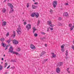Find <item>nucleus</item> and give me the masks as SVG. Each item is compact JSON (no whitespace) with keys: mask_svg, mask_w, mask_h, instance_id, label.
<instances>
[{"mask_svg":"<svg viewBox=\"0 0 74 74\" xmlns=\"http://www.w3.org/2000/svg\"><path fill=\"white\" fill-rule=\"evenodd\" d=\"M13 50L14 48H13V47H12V46H10L8 52H10V53H13V54H15L16 55H18L19 56L20 55V54L18 53L13 51Z\"/></svg>","mask_w":74,"mask_h":74,"instance_id":"nucleus-1","label":"nucleus"},{"mask_svg":"<svg viewBox=\"0 0 74 74\" xmlns=\"http://www.w3.org/2000/svg\"><path fill=\"white\" fill-rule=\"evenodd\" d=\"M8 5L10 7V10L9 12V14H10V13H12V12L14 11V6L12 4V3H7Z\"/></svg>","mask_w":74,"mask_h":74,"instance_id":"nucleus-2","label":"nucleus"},{"mask_svg":"<svg viewBox=\"0 0 74 74\" xmlns=\"http://www.w3.org/2000/svg\"><path fill=\"white\" fill-rule=\"evenodd\" d=\"M17 30H16V32L18 34V35H21V33H22V32L21 30V26L19 25H18V27L17 28Z\"/></svg>","mask_w":74,"mask_h":74,"instance_id":"nucleus-3","label":"nucleus"},{"mask_svg":"<svg viewBox=\"0 0 74 74\" xmlns=\"http://www.w3.org/2000/svg\"><path fill=\"white\" fill-rule=\"evenodd\" d=\"M31 24H29L26 26V28L27 29V30L28 31L29 30V29H31Z\"/></svg>","mask_w":74,"mask_h":74,"instance_id":"nucleus-4","label":"nucleus"},{"mask_svg":"<svg viewBox=\"0 0 74 74\" xmlns=\"http://www.w3.org/2000/svg\"><path fill=\"white\" fill-rule=\"evenodd\" d=\"M53 5L54 8H56V5H57V1H54L53 3Z\"/></svg>","mask_w":74,"mask_h":74,"instance_id":"nucleus-5","label":"nucleus"},{"mask_svg":"<svg viewBox=\"0 0 74 74\" xmlns=\"http://www.w3.org/2000/svg\"><path fill=\"white\" fill-rule=\"evenodd\" d=\"M13 44H14L15 45H16V44H18L19 42H18V41L14 39L13 40Z\"/></svg>","mask_w":74,"mask_h":74,"instance_id":"nucleus-6","label":"nucleus"},{"mask_svg":"<svg viewBox=\"0 0 74 74\" xmlns=\"http://www.w3.org/2000/svg\"><path fill=\"white\" fill-rule=\"evenodd\" d=\"M30 47L31 48V49H36V47H35V46H34L32 44H31L30 45Z\"/></svg>","mask_w":74,"mask_h":74,"instance_id":"nucleus-7","label":"nucleus"},{"mask_svg":"<svg viewBox=\"0 0 74 74\" xmlns=\"http://www.w3.org/2000/svg\"><path fill=\"white\" fill-rule=\"evenodd\" d=\"M56 71L57 73H60V69L58 67L56 69Z\"/></svg>","mask_w":74,"mask_h":74,"instance_id":"nucleus-8","label":"nucleus"},{"mask_svg":"<svg viewBox=\"0 0 74 74\" xmlns=\"http://www.w3.org/2000/svg\"><path fill=\"white\" fill-rule=\"evenodd\" d=\"M35 16L36 18H38L39 17V13L38 12H35Z\"/></svg>","mask_w":74,"mask_h":74,"instance_id":"nucleus-9","label":"nucleus"},{"mask_svg":"<svg viewBox=\"0 0 74 74\" xmlns=\"http://www.w3.org/2000/svg\"><path fill=\"white\" fill-rule=\"evenodd\" d=\"M1 45L2 47H4V48H5L6 46V44L5 43H4V42H3L1 43Z\"/></svg>","mask_w":74,"mask_h":74,"instance_id":"nucleus-10","label":"nucleus"},{"mask_svg":"<svg viewBox=\"0 0 74 74\" xmlns=\"http://www.w3.org/2000/svg\"><path fill=\"white\" fill-rule=\"evenodd\" d=\"M35 14L36 12H33L31 14V16L32 17H35Z\"/></svg>","mask_w":74,"mask_h":74,"instance_id":"nucleus-11","label":"nucleus"},{"mask_svg":"<svg viewBox=\"0 0 74 74\" xmlns=\"http://www.w3.org/2000/svg\"><path fill=\"white\" fill-rule=\"evenodd\" d=\"M45 53V52L43 51L40 54V56H43L44 55Z\"/></svg>","mask_w":74,"mask_h":74,"instance_id":"nucleus-12","label":"nucleus"},{"mask_svg":"<svg viewBox=\"0 0 74 74\" xmlns=\"http://www.w3.org/2000/svg\"><path fill=\"white\" fill-rule=\"evenodd\" d=\"M51 54L52 55V58H56V55H55V54H54V53H51Z\"/></svg>","mask_w":74,"mask_h":74,"instance_id":"nucleus-13","label":"nucleus"},{"mask_svg":"<svg viewBox=\"0 0 74 74\" xmlns=\"http://www.w3.org/2000/svg\"><path fill=\"white\" fill-rule=\"evenodd\" d=\"M32 29L33 30V33L34 34V32H35V31L37 30V29H36V27H33Z\"/></svg>","mask_w":74,"mask_h":74,"instance_id":"nucleus-14","label":"nucleus"},{"mask_svg":"<svg viewBox=\"0 0 74 74\" xmlns=\"http://www.w3.org/2000/svg\"><path fill=\"white\" fill-rule=\"evenodd\" d=\"M7 25V22L6 21H4L2 23V26H5Z\"/></svg>","mask_w":74,"mask_h":74,"instance_id":"nucleus-15","label":"nucleus"},{"mask_svg":"<svg viewBox=\"0 0 74 74\" xmlns=\"http://www.w3.org/2000/svg\"><path fill=\"white\" fill-rule=\"evenodd\" d=\"M64 16H68V13H67V12L64 13Z\"/></svg>","mask_w":74,"mask_h":74,"instance_id":"nucleus-16","label":"nucleus"},{"mask_svg":"<svg viewBox=\"0 0 74 74\" xmlns=\"http://www.w3.org/2000/svg\"><path fill=\"white\" fill-rule=\"evenodd\" d=\"M32 7L33 9H35L36 8H37V6H36L35 5H32Z\"/></svg>","mask_w":74,"mask_h":74,"instance_id":"nucleus-17","label":"nucleus"},{"mask_svg":"<svg viewBox=\"0 0 74 74\" xmlns=\"http://www.w3.org/2000/svg\"><path fill=\"white\" fill-rule=\"evenodd\" d=\"M47 23L48 25H50L51 24H52L51 23V21H47Z\"/></svg>","mask_w":74,"mask_h":74,"instance_id":"nucleus-18","label":"nucleus"},{"mask_svg":"<svg viewBox=\"0 0 74 74\" xmlns=\"http://www.w3.org/2000/svg\"><path fill=\"white\" fill-rule=\"evenodd\" d=\"M7 42H8V44H9L10 42H11V38H9V40H8Z\"/></svg>","mask_w":74,"mask_h":74,"instance_id":"nucleus-19","label":"nucleus"},{"mask_svg":"<svg viewBox=\"0 0 74 74\" xmlns=\"http://www.w3.org/2000/svg\"><path fill=\"white\" fill-rule=\"evenodd\" d=\"M2 11L4 13L5 12V11H6V10L5 9V8H3V10H2Z\"/></svg>","mask_w":74,"mask_h":74,"instance_id":"nucleus-20","label":"nucleus"},{"mask_svg":"<svg viewBox=\"0 0 74 74\" xmlns=\"http://www.w3.org/2000/svg\"><path fill=\"white\" fill-rule=\"evenodd\" d=\"M65 55H66V56H67V55H68V50H67L66 51V53H65Z\"/></svg>","mask_w":74,"mask_h":74,"instance_id":"nucleus-21","label":"nucleus"},{"mask_svg":"<svg viewBox=\"0 0 74 74\" xmlns=\"http://www.w3.org/2000/svg\"><path fill=\"white\" fill-rule=\"evenodd\" d=\"M3 69V66L1 65H0V70H2Z\"/></svg>","mask_w":74,"mask_h":74,"instance_id":"nucleus-22","label":"nucleus"},{"mask_svg":"<svg viewBox=\"0 0 74 74\" xmlns=\"http://www.w3.org/2000/svg\"><path fill=\"white\" fill-rule=\"evenodd\" d=\"M16 51L17 52H19L21 51V48H18L17 49Z\"/></svg>","mask_w":74,"mask_h":74,"instance_id":"nucleus-23","label":"nucleus"},{"mask_svg":"<svg viewBox=\"0 0 74 74\" xmlns=\"http://www.w3.org/2000/svg\"><path fill=\"white\" fill-rule=\"evenodd\" d=\"M7 65H8V63H7V62L5 63V67L7 66Z\"/></svg>","mask_w":74,"mask_h":74,"instance_id":"nucleus-24","label":"nucleus"},{"mask_svg":"<svg viewBox=\"0 0 74 74\" xmlns=\"http://www.w3.org/2000/svg\"><path fill=\"white\" fill-rule=\"evenodd\" d=\"M64 46H65V45L64 44L62 46H61V48H64Z\"/></svg>","mask_w":74,"mask_h":74,"instance_id":"nucleus-25","label":"nucleus"},{"mask_svg":"<svg viewBox=\"0 0 74 74\" xmlns=\"http://www.w3.org/2000/svg\"><path fill=\"white\" fill-rule=\"evenodd\" d=\"M58 25L59 26H62L63 25V24L60 23V22L58 23Z\"/></svg>","mask_w":74,"mask_h":74,"instance_id":"nucleus-26","label":"nucleus"},{"mask_svg":"<svg viewBox=\"0 0 74 74\" xmlns=\"http://www.w3.org/2000/svg\"><path fill=\"white\" fill-rule=\"evenodd\" d=\"M73 28H74V26H73L70 29V31H71V30H73Z\"/></svg>","mask_w":74,"mask_h":74,"instance_id":"nucleus-27","label":"nucleus"},{"mask_svg":"<svg viewBox=\"0 0 74 74\" xmlns=\"http://www.w3.org/2000/svg\"><path fill=\"white\" fill-rule=\"evenodd\" d=\"M47 60H48V59L44 60L43 61V64H44V63H45V62H46V61H47Z\"/></svg>","mask_w":74,"mask_h":74,"instance_id":"nucleus-28","label":"nucleus"},{"mask_svg":"<svg viewBox=\"0 0 74 74\" xmlns=\"http://www.w3.org/2000/svg\"><path fill=\"white\" fill-rule=\"evenodd\" d=\"M40 23V21L38 20V22H37V25L38 26V25H39Z\"/></svg>","mask_w":74,"mask_h":74,"instance_id":"nucleus-29","label":"nucleus"},{"mask_svg":"<svg viewBox=\"0 0 74 74\" xmlns=\"http://www.w3.org/2000/svg\"><path fill=\"white\" fill-rule=\"evenodd\" d=\"M5 40V39H4V38H1V41H4Z\"/></svg>","mask_w":74,"mask_h":74,"instance_id":"nucleus-30","label":"nucleus"},{"mask_svg":"<svg viewBox=\"0 0 74 74\" xmlns=\"http://www.w3.org/2000/svg\"><path fill=\"white\" fill-rule=\"evenodd\" d=\"M61 51L62 52H64V48H61Z\"/></svg>","mask_w":74,"mask_h":74,"instance_id":"nucleus-31","label":"nucleus"},{"mask_svg":"<svg viewBox=\"0 0 74 74\" xmlns=\"http://www.w3.org/2000/svg\"><path fill=\"white\" fill-rule=\"evenodd\" d=\"M34 36L35 37H37L38 36V34L37 33H35L34 34Z\"/></svg>","mask_w":74,"mask_h":74,"instance_id":"nucleus-32","label":"nucleus"},{"mask_svg":"<svg viewBox=\"0 0 74 74\" xmlns=\"http://www.w3.org/2000/svg\"><path fill=\"white\" fill-rule=\"evenodd\" d=\"M62 64H63V62H60L59 66H62Z\"/></svg>","mask_w":74,"mask_h":74,"instance_id":"nucleus-33","label":"nucleus"},{"mask_svg":"<svg viewBox=\"0 0 74 74\" xmlns=\"http://www.w3.org/2000/svg\"><path fill=\"white\" fill-rule=\"evenodd\" d=\"M69 57H65V59H66V60H69Z\"/></svg>","mask_w":74,"mask_h":74,"instance_id":"nucleus-34","label":"nucleus"},{"mask_svg":"<svg viewBox=\"0 0 74 74\" xmlns=\"http://www.w3.org/2000/svg\"><path fill=\"white\" fill-rule=\"evenodd\" d=\"M46 39V38L44 37L40 38V40H44V39Z\"/></svg>","mask_w":74,"mask_h":74,"instance_id":"nucleus-35","label":"nucleus"},{"mask_svg":"<svg viewBox=\"0 0 74 74\" xmlns=\"http://www.w3.org/2000/svg\"><path fill=\"white\" fill-rule=\"evenodd\" d=\"M29 4L27 3V8H28L30 6V5H29Z\"/></svg>","mask_w":74,"mask_h":74,"instance_id":"nucleus-36","label":"nucleus"},{"mask_svg":"<svg viewBox=\"0 0 74 74\" xmlns=\"http://www.w3.org/2000/svg\"><path fill=\"white\" fill-rule=\"evenodd\" d=\"M10 69L13 70V69H15V67L14 66H13V67H11L10 68Z\"/></svg>","mask_w":74,"mask_h":74,"instance_id":"nucleus-37","label":"nucleus"},{"mask_svg":"<svg viewBox=\"0 0 74 74\" xmlns=\"http://www.w3.org/2000/svg\"><path fill=\"white\" fill-rule=\"evenodd\" d=\"M50 12L51 13H52V12H53V10L52 9H51Z\"/></svg>","mask_w":74,"mask_h":74,"instance_id":"nucleus-38","label":"nucleus"},{"mask_svg":"<svg viewBox=\"0 0 74 74\" xmlns=\"http://www.w3.org/2000/svg\"><path fill=\"white\" fill-rule=\"evenodd\" d=\"M6 36L7 37H8V36H9V32H8L7 34H6Z\"/></svg>","mask_w":74,"mask_h":74,"instance_id":"nucleus-39","label":"nucleus"},{"mask_svg":"<svg viewBox=\"0 0 74 74\" xmlns=\"http://www.w3.org/2000/svg\"><path fill=\"white\" fill-rule=\"evenodd\" d=\"M72 48L73 49V50L74 51V46L73 45L72 46Z\"/></svg>","mask_w":74,"mask_h":74,"instance_id":"nucleus-40","label":"nucleus"},{"mask_svg":"<svg viewBox=\"0 0 74 74\" xmlns=\"http://www.w3.org/2000/svg\"><path fill=\"white\" fill-rule=\"evenodd\" d=\"M49 29H50L51 30H53V29L52 28V27L51 28L49 27Z\"/></svg>","mask_w":74,"mask_h":74,"instance_id":"nucleus-41","label":"nucleus"},{"mask_svg":"<svg viewBox=\"0 0 74 74\" xmlns=\"http://www.w3.org/2000/svg\"><path fill=\"white\" fill-rule=\"evenodd\" d=\"M50 26L51 27H53L52 26V24H51L50 25Z\"/></svg>","mask_w":74,"mask_h":74,"instance_id":"nucleus-42","label":"nucleus"},{"mask_svg":"<svg viewBox=\"0 0 74 74\" xmlns=\"http://www.w3.org/2000/svg\"><path fill=\"white\" fill-rule=\"evenodd\" d=\"M72 25V24H69V27H71V26Z\"/></svg>","mask_w":74,"mask_h":74,"instance_id":"nucleus-43","label":"nucleus"},{"mask_svg":"<svg viewBox=\"0 0 74 74\" xmlns=\"http://www.w3.org/2000/svg\"><path fill=\"white\" fill-rule=\"evenodd\" d=\"M65 5H69V4L68 3H65Z\"/></svg>","mask_w":74,"mask_h":74,"instance_id":"nucleus-44","label":"nucleus"},{"mask_svg":"<svg viewBox=\"0 0 74 74\" xmlns=\"http://www.w3.org/2000/svg\"><path fill=\"white\" fill-rule=\"evenodd\" d=\"M34 4L35 5H38V2H35L34 3Z\"/></svg>","mask_w":74,"mask_h":74,"instance_id":"nucleus-45","label":"nucleus"},{"mask_svg":"<svg viewBox=\"0 0 74 74\" xmlns=\"http://www.w3.org/2000/svg\"><path fill=\"white\" fill-rule=\"evenodd\" d=\"M10 67V65H9L7 68V69H9Z\"/></svg>","mask_w":74,"mask_h":74,"instance_id":"nucleus-46","label":"nucleus"},{"mask_svg":"<svg viewBox=\"0 0 74 74\" xmlns=\"http://www.w3.org/2000/svg\"><path fill=\"white\" fill-rule=\"evenodd\" d=\"M13 38H15V36H16V34H13Z\"/></svg>","mask_w":74,"mask_h":74,"instance_id":"nucleus-47","label":"nucleus"},{"mask_svg":"<svg viewBox=\"0 0 74 74\" xmlns=\"http://www.w3.org/2000/svg\"><path fill=\"white\" fill-rule=\"evenodd\" d=\"M58 65H57V66H60V63H58Z\"/></svg>","mask_w":74,"mask_h":74,"instance_id":"nucleus-48","label":"nucleus"},{"mask_svg":"<svg viewBox=\"0 0 74 74\" xmlns=\"http://www.w3.org/2000/svg\"><path fill=\"white\" fill-rule=\"evenodd\" d=\"M26 24H27V23H26V22H24V25H26Z\"/></svg>","mask_w":74,"mask_h":74,"instance_id":"nucleus-49","label":"nucleus"},{"mask_svg":"<svg viewBox=\"0 0 74 74\" xmlns=\"http://www.w3.org/2000/svg\"><path fill=\"white\" fill-rule=\"evenodd\" d=\"M58 20L59 21H60V20H61V17H60L58 18Z\"/></svg>","mask_w":74,"mask_h":74,"instance_id":"nucleus-50","label":"nucleus"},{"mask_svg":"<svg viewBox=\"0 0 74 74\" xmlns=\"http://www.w3.org/2000/svg\"><path fill=\"white\" fill-rule=\"evenodd\" d=\"M12 62H15V60H12Z\"/></svg>","mask_w":74,"mask_h":74,"instance_id":"nucleus-51","label":"nucleus"},{"mask_svg":"<svg viewBox=\"0 0 74 74\" xmlns=\"http://www.w3.org/2000/svg\"><path fill=\"white\" fill-rule=\"evenodd\" d=\"M69 70V68H68L66 69V71H68Z\"/></svg>","mask_w":74,"mask_h":74,"instance_id":"nucleus-52","label":"nucleus"},{"mask_svg":"<svg viewBox=\"0 0 74 74\" xmlns=\"http://www.w3.org/2000/svg\"><path fill=\"white\" fill-rule=\"evenodd\" d=\"M42 34H44V35H45V33L43 32L42 33Z\"/></svg>","mask_w":74,"mask_h":74,"instance_id":"nucleus-53","label":"nucleus"},{"mask_svg":"<svg viewBox=\"0 0 74 74\" xmlns=\"http://www.w3.org/2000/svg\"><path fill=\"white\" fill-rule=\"evenodd\" d=\"M13 33H14V34H15V31H13Z\"/></svg>","mask_w":74,"mask_h":74,"instance_id":"nucleus-54","label":"nucleus"},{"mask_svg":"<svg viewBox=\"0 0 74 74\" xmlns=\"http://www.w3.org/2000/svg\"><path fill=\"white\" fill-rule=\"evenodd\" d=\"M45 47H47V44H45Z\"/></svg>","mask_w":74,"mask_h":74,"instance_id":"nucleus-55","label":"nucleus"},{"mask_svg":"<svg viewBox=\"0 0 74 74\" xmlns=\"http://www.w3.org/2000/svg\"><path fill=\"white\" fill-rule=\"evenodd\" d=\"M49 28H47V31L49 32Z\"/></svg>","mask_w":74,"mask_h":74,"instance_id":"nucleus-56","label":"nucleus"},{"mask_svg":"<svg viewBox=\"0 0 74 74\" xmlns=\"http://www.w3.org/2000/svg\"><path fill=\"white\" fill-rule=\"evenodd\" d=\"M7 49H8V48L6 47V48H5V50H7Z\"/></svg>","mask_w":74,"mask_h":74,"instance_id":"nucleus-57","label":"nucleus"},{"mask_svg":"<svg viewBox=\"0 0 74 74\" xmlns=\"http://www.w3.org/2000/svg\"><path fill=\"white\" fill-rule=\"evenodd\" d=\"M1 60H4V58H1Z\"/></svg>","mask_w":74,"mask_h":74,"instance_id":"nucleus-58","label":"nucleus"},{"mask_svg":"<svg viewBox=\"0 0 74 74\" xmlns=\"http://www.w3.org/2000/svg\"><path fill=\"white\" fill-rule=\"evenodd\" d=\"M7 72H5L4 74H7Z\"/></svg>","mask_w":74,"mask_h":74,"instance_id":"nucleus-59","label":"nucleus"},{"mask_svg":"<svg viewBox=\"0 0 74 74\" xmlns=\"http://www.w3.org/2000/svg\"><path fill=\"white\" fill-rule=\"evenodd\" d=\"M6 48H8V45L6 46Z\"/></svg>","mask_w":74,"mask_h":74,"instance_id":"nucleus-60","label":"nucleus"},{"mask_svg":"<svg viewBox=\"0 0 74 74\" xmlns=\"http://www.w3.org/2000/svg\"><path fill=\"white\" fill-rule=\"evenodd\" d=\"M52 26L53 27V26H54V25L53 24H52Z\"/></svg>","mask_w":74,"mask_h":74,"instance_id":"nucleus-61","label":"nucleus"},{"mask_svg":"<svg viewBox=\"0 0 74 74\" xmlns=\"http://www.w3.org/2000/svg\"><path fill=\"white\" fill-rule=\"evenodd\" d=\"M68 73H70V71H68Z\"/></svg>","mask_w":74,"mask_h":74,"instance_id":"nucleus-62","label":"nucleus"},{"mask_svg":"<svg viewBox=\"0 0 74 74\" xmlns=\"http://www.w3.org/2000/svg\"><path fill=\"white\" fill-rule=\"evenodd\" d=\"M6 0H5L4 1H3V2H5Z\"/></svg>","mask_w":74,"mask_h":74,"instance_id":"nucleus-63","label":"nucleus"},{"mask_svg":"<svg viewBox=\"0 0 74 74\" xmlns=\"http://www.w3.org/2000/svg\"><path fill=\"white\" fill-rule=\"evenodd\" d=\"M33 1H34V2H35V0H32Z\"/></svg>","mask_w":74,"mask_h":74,"instance_id":"nucleus-64","label":"nucleus"}]
</instances>
